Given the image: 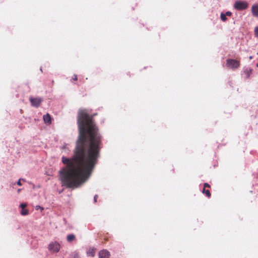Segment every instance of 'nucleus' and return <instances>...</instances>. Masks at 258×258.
<instances>
[{
    "label": "nucleus",
    "instance_id": "f3484780",
    "mask_svg": "<svg viewBox=\"0 0 258 258\" xmlns=\"http://www.w3.org/2000/svg\"><path fill=\"white\" fill-rule=\"evenodd\" d=\"M35 209L36 210H38L39 209H40L41 211H42L43 210V207H41L39 206H37L35 207Z\"/></svg>",
    "mask_w": 258,
    "mask_h": 258
},
{
    "label": "nucleus",
    "instance_id": "6e6552de",
    "mask_svg": "<svg viewBox=\"0 0 258 258\" xmlns=\"http://www.w3.org/2000/svg\"><path fill=\"white\" fill-rule=\"evenodd\" d=\"M251 12L254 17H258V4H255L252 6Z\"/></svg>",
    "mask_w": 258,
    "mask_h": 258
},
{
    "label": "nucleus",
    "instance_id": "a211bd4d",
    "mask_svg": "<svg viewBox=\"0 0 258 258\" xmlns=\"http://www.w3.org/2000/svg\"><path fill=\"white\" fill-rule=\"evenodd\" d=\"M72 80L74 81H76L78 80L77 76L76 75H74L72 78Z\"/></svg>",
    "mask_w": 258,
    "mask_h": 258
},
{
    "label": "nucleus",
    "instance_id": "ddd939ff",
    "mask_svg": "<svg viewBox=\"0 0 258 258\" xmlns=\"http://www.w3.org/2000/svg\"><path fill=\"white\" fill-rule=\"evenodd\" d=\"M221 19L223 21L225 22L227 20L226 16L225 14L221 13Z\"/></svg>",
    "mask_w": 258,
    "mask_h": 258
},
{
    "label": "nucleus",
    "instance_id": "dca6fc26",
    "mask_svg": "<svg viewBox=\"0 0 258 258\" xmlns=\"http://www.w3.org/2000/svg\"><path fill=\"white\" fill-rule=\"evenodd\" d=\"M21 180L24 181V179H19V180L17 181V183L18 185H21L22 183L21 182Z\"/></svg>",
    "mask_w": 258,
    "mask_h": 258
},
{
    "label": "nucleus",
    "instance_id": "4468645a",
    "mask_svg": "<svg viewBox=\"0 0 258 258\" xmlns=\"http://www.w3.org/2000/svg\"><path fill=\"white\" fill-rule=\"evenodd\" d=\"M254 35L258 37V27H255L254 30Z\"/></svg>",
    "mask_w": 258,
    "mask_h": 258
},
{
    "label": "nucleus",
    "instance_id": "20e7f679",
    "mask_svg": "<svg viewBox=\"0 0 258 258\" xmlns=\"http://www.w3.org/2000/svg\"><path fill=\"white\" fill-rule=\"evenodd\" d=\"M60 244L56 242H52L48 245V249L52 252H57L60 249Z\"/></svg>",
    "mask_w": 258,
    "mask_h": 258
},
{
    "label": "nucleus",
    "instance_id": "f03ea898",
    "mask_svg": "<svg viewBox=\"0 0 258 258\" xmlns=\"http://www.w3.org/2000/svg\"><path fill=\"white\" fill-rule=\"evenodd\" d=\"M240 64V61L236 59H228L226 60V66L233 70L238 68Z\"/></svg>",
    "mask_w": 258,
    "mask_h": 258
},
{
    "label": "nucleus",
    "instance_id": "aec40b11",
    "mask_svg": "<svg viewBox=\"0 0 258 258\" xmlns=\"http://www.w3.org/2000/svg\"><path fill=\"white\" fill-rule=\"evenodd\" d=\"M98 198V195H96L95 196H94V202H97V199Z\"/></svg>",
    "mask_w": 258,
    "mask_h": 258
},
{
    "label": "nucleus",
    "instance_id": "39448f33",
    "mask_svg": "<svg viewBox=\"0 0 258 258\" xmlns=\"http://www.w3.org/2000/svg\"><path fill=\"white\" fill-rule=\"evenodd\" d=\"M99 258H109L110 252L106 249L100 250L98 253Z\"/></svg>",
    "mask_w": 258,
    "mask_h": 258
},
{
    "label": "nucleus",
    "instance_id": "412c9836",
    "mask_svg": "<svg viewBox=\"0 0 258 258\" xmlns=\"http://www.w3.org/2000/svg\"><path fill=\"white\" fill-rule=\"evenodd\" d=\"M29 101H30V103H31V104H32V101H33L32 96H30L29 97Z\"/></svg>",
    "mask_w": 258,
    "mask_h": 258
},
{
    "label": "nucleus",
    "instance_id": "423d86ee",
    "mask_svg": "<svg viewBox=\"0 0 258 258\" xmlns=\"http://www.w3.org/2000/svg\"><path fill=\"white\" fill-rule=\"evenodd\" d=\"M211 186L208 183H205L204 184V188L202 190V192L206 195L208 198H210L211 196L210 191L208 189H206V188H210Z\"/></svg>",
    "mask_w": 258,
    "mask_h": 258
},
{
    "label": "nucleus",
    "instance_id": "1a4fd4ad",
    "mask_svg": "<svg viewBox=\"0 0 258 258\" xmlns=\"http://www.w3.org/2000/svg\"><path fill=\"white\" fill-rule=\"evenodd\" d=\"M43 120L45 123L50 124L51 123V117L49 114L47 113L43 115Z\"/></svg>",
    "mask_w": 258,
    "mask_h": 258
},
{
    "label": "nucleus",
    "instance_id": "9d476101",
    "mask_svg": "<svg viewBox=\"0 0 258 258\" xmlns=\"http://www.w3.org/2000/svg\"><path fill=\"white\" fill-rule=\"evenodd\" d=\"M42 101V99L40 98H33V106L38 107L40 105Z\"/></svg>",
    "mask_w": 258,
    "mask_h": 258
},
{
    "label": "nucleus",
    "instance_id": "7ed1b4c3",
    "mask_svg": "<svg viewBox=\"0 0 258 258\" xmlns=\"http://www.w3.org/2000/svg\"><path fill=\"white\" fill-rule=\"evenodd\" d=\"M248 5L245 1H237L234 4V8L237 10H244L248 8Z\"/></svg>",
    "mask_w": 258,
    "mask_h": 258
},
{
    "label": "nucleus",
    "instance_id": "4be33fe9",
    "mask_svg": "<svg viewBox=\"0 0 258 258\" xmlns=\"http://www.w3.org/2000/svg\"><path fill=\"white\" fill-rule=\"evenodd\" d=\"M250 59H251L252 58V56H250Z\"/></svg>",
    "mask_w": 258,
    "mask_h": 258
},
{
    "label": "nucleus",
    "instance_id": "f257e3e1",
    "mask_svg": "<svg viewBox=\"0 0 258 258\" xmlns=\"http://www.w3.org/2000/svg\"><path fill=\"white\" fill-rule=\"evenodd\" d=\"M79 135L74 155L71 158L62 157L66 166L60 171L62 186L75 188L80 186L91 175L98 163L102 148V137L85 109L78 114Z\"/></svg>",
    "mask_w": 258,
    "mask_h": 258
},
{
    "label": "nucleus",
    "instance_id": "2eb2a0df",
    "mask_svg": "<svg viewBox=\"0 0 258 258\" xmlns=\"http://www.w3.org/2000/svg\"><path fill=\"white\" fill-rule=\"evenodd\" d=\"M245 72L246 73V74H247V77L248 78L250 74H251V70H247L245 71Z\"/></svg>",
    "mask_w": 258,
    "mask_h": 258
},
{
    "label": "nucleus",
    "instance_id": "0eeeda50",
    "mask_svg": "<svg viewBox=\"0 0 258 258\" xmlns=\"http://www.w3.org/2000/svg\"><path fill=\"white\" fill-rule=\"evenodd\" d=\"M27 204L25 203H22L20 205V207L21 208L20 213L23 216L27 215L28 214V210L25 208Z\"/></svg>",
    "mask_w": 258,
    "mask_h": 258
},
{
    "label": "nucleus",
    "instance_id": "9b49d317",
    "mask_svg": "<svg viewBox=\"0 0 258 258\" xmlns=\"http://www.w3.org/2000/svg\"><path fill=\"white\" fill-rule=\"evenodd\" d=\"M96 251V248H93V247L90 248L88 250V251L87 252V255L88 256H91L92 257H93V256H94V255L95 254Z\"/></svg>",
    "mask_w": 258,
    "mask_h": 258
},
{
    "label": "nucleus",
    "instance_id": "6ab92c4d",
    "mask_svg": "<svg viewBox=\"0 0 258 258\" xmlns=\"http://www.w3.org/2000/svg\"><path fill=\"white\" fill-rule=\"evenodd\" d=\"M226 16H231L232 15V13L230 12H227L225 14Z\"/></svg>",
    "mask_w": 258,
    "mask_h": 258
},
{
    "label": "nucleus",
    "instance_id": "f8f14e48",
    "mask_svg": "<svg viewBox=\"0 0 258 258\" xmlns=\"http://www.w3.org/2000/svg\"><path fill=\"white\" fill-rule=\"evenodd\" d=\"M75 238V236L74 234H69L67 236V239L68 242L73 241Z\"/></svg>",
    "mask_w": 258,
    "mask_h": 258
},
{
    "label": "nucleus",
    "instance_id": "5701e85b",
    "mask_svg": "<svg viewBox=\"0 0 258 258\" xmlns=\"http://www.w3.org/2000/svg\"><path fill=\"white\" fill-rule=\"evenodd\" d=\"M256 67H258V63L256 64Z\"/></svg>",
    "mask_w": 258,
    "mask_h": 258
}]
</instances>
